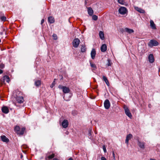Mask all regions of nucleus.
Segmentation results:
<instances>
[{
	"mask_svg": "<svg viewBox=\"0 0 160 160\" xmlns=\"http://www.w3.org/2000/svg\"><path fill=\"white\" fill-rule=\"evenodd\" d=\"M106 83V84L108 86H109V82L108 81V80H107V81H106V82H105Z\"/></svg>",
	"mask_w": 160,
	"mask_h": 160,
	"instance_id": "obj_40",
	"label": "nucleus"
},
{
	"mask_svg": "<svg viewBox=\"0 0 160 160\" xmlns=\"http://www.w3.org/2000/svg\"><path fill=\"white\" fill-rule=\"evenodd\" d=\"M5 81L8 83L9 82V77L7 76H4L1 80V82L2 84L5 83Z\"/></svg>",
	"mask_w": 160,
	"mask_h": 160,
	"instance_id": "obj_6",
	"label": "nucleus"
},
{
	"mask_svg": "<svg viewBox=\"0 0 160 160\" xmlns=\"http://www.w3.org/2000/svg\"><path fill=\"white\" fill-rule=\"evenodd\" d=\"M1 138L3 142H8L9 141V139L5 136H1Z\"/></svg>",
	"mask_w": 160,
	"mask_h": 160,
	"instance_id": "obj_16",
	"label": "nucleus"
},
{
	"mask_svg": "<svg viewBox=\"0 0 160 160\" xmlns=\"http://www.w3.org/2000/svg\"><path fill=\"white\" fill-rule=\"evenodd\" d=\"M65 86H63L62 85H59V86H58V88L60 89H63V88H64V87Z\"/></svg>",
	"mask_w": 160,
	"mask_h": 160,
	"instance_id": "obj_39",
	"label": "nucleus"
},
{
	"mask_svg": "<svg viewBox=\"0 0 160 160\" xmlns=\"http://www.w3.org/2000/svg\"><path fill=\"white\" fill-rule=\"evenodd\" d=\"M56 79H54V80L53 81V82H52V85H51V88H52L55 85V80H56Z\"/></svg>",
	"mask_w": 160,
	"mask_h": 160,
	"instance_id": "obj_33",
	"label": "nucleus"
},
{
	"mask_svg": "<svg viewBox=\"0 0 160 160\" xmlns=\"http://www.w3.org/2000/svg\"><path fill=\"white\" fill-rule=\"evenodd\" d=\"M0 19H1L2 21H5L6 20V18L5 17L3 16L0 18Z\"/></svg>",
	"mask_w": 160,
	"mask_h": 160,
	"instance_id": "obj_29",
	"label": "nucleus"
},
{
	"mask_svg": "<svg viewBox=\"0 0 160 160\" xmlns=\"http://www.w3.org/2000/svg\"><path fill=\"white\" fill-rule=\"evenodd\" d=\"M96 54V53L95 49H92L91 53V57L92 59H94V58Z\"/></svg>",
	"mask_w": 160,
	"mask_h": 160,
	"instance_id": "obj_15",
	"label": "nucleus"
},
{
	"mask_svg": "<svg viewBox=\"0 0 160 160\" xmlns=\"http://www.w3.org/2000/svg\"><path fill=\"white\" fill-rule=\"evenodd\" d=\"M88 0H85V4H86L87 3H88Z\"/></svg>",
	"mask_w": 160,
	"mask_h": 160,
	"instance_id": "obj_44",
	"label": "nucleus"
},
{
	"mask_svg": "<svg viewBox=\"0 0 160 160\" xmlns=\"http://www.w3.org/2000/svg\"><path fill=\"white\" fill-rule=\"evenodd\" d=\"M55 156V154L52 153L51 154H50L49 152H48L45 157V159L46 160H50V159L53 158Z\"/></svg>",
	"mask_w": 160,
	"mask_h": 160,
	"instance_id": "obj_7",
	"label": "nucleus"
},
{
	"mask_svg": "<svg viewBox=\"0 0 160 160\" xmlns=\"http://www.w3.org/2000/svg\"><path fill=\"white\" fill-rule=\"evenodd\" d=\"M4 67V65L3 64H0V68H3Z\"/></svg>",
	"mask_w": 160,
	"mask_h": 160,
	"instance_id": "obj_37",
	"label": "nucleus"
},
{
	"mask_svg": "<svg viewBox=\"0 0 160 160\" xmlns=\"http://www.w3.org/2000/svg\"><path fill=\"white\" fill-rule=\"evenodd\" d=\"M108 63H107V65L108 66H111L112 64V63L110 62V60L109 59L108 60Z\"/></svg>",
	"mask_w": 160,
	"mask_h": 160,
	"instance_id": "obj_34",
	"label": "nucleus"
},
{
	"mask_svg": "<svg viewBox=\"0 0 160 160\" xmlns=\"http://www.w3.org/2000/svg\"><path fill=\"white\" fill-rule=\"evenodd\" d=\"M102 52H105L107 49V47L105 44H102L100 48Z\"/></svg>",
	"mask_w": 160,
	"mask_h": 160,
	"instance_id": "obj_13",
	"label": "nucleus"
},
{
	"mask_svg": "<svg viewBox=\"0 0 160 160\" xmlns=\"http://www.w3.org/2000/svg\"><path fill=\"white\" fill-rule=\"evenodd\" d=\"M0 34H1V35L2 34V32H0Z\"/></svg>",
	"mask_w": 160,
	"mask_h": 160,
	"instance_id": "obj_49",
	"label": "nucleus"
},
{
	"mask_svg": "<svg viewBox=\"0 0 160 160\" xmlns=\"http://www.w3.org/2000/svg\"><path fill=\"white\" fill-rule=\"evenodd\" d=\"M148 59L149 62L150 63H152L154 62V59L152 54H150L148 56Z\"/></svg>",
	"mask_w": 160,
	"mask_h": 160,
	"instance_id": "obj_14",
	"label": "nucleus"
},
{
	"mask_svg": "<svg viewBox=\"0 0 160 160\" xmlns=\"http://www.w3.org/2000/svg\"><path fill=\"white\" fill-rule=\"evenodd\" d=\"M88 14L90 16H92L93 13V10L92 8L89 7L88 8Z\"/></svg>",
	"mask_w": 160,
	"mask_h": 160,
	"instance_id": "obj_19",
	"label": "nucleus"
},
{
	"mask_svg": "<svg viewBox=\"0 0 160 160\" xmlns=\"http://www.w3.org/2000/svg\"><path fill=\"white\" fill-rule=\"evenodd\" d=\"M125 30L126 32L129 33H131L134 32V30L133 29L127 28H125Z\"/></svg>",
	"mask_w": 160,
	"mask_h": 160,
	"instance_id": "obj_23",
	"label": "nucleus"
},
{
	"mask_svg": "<svg viewBox=\"0 0 160 160\" xmlns=\"http://www.w3.org/2000/svg\"><path fill=\"white\" fill-rule=\"evenodd\" d=\"M68 160H72V159L71 158H70Z\"/></svg>",
	"mask_w": 160,
	"mask_h": 160,
	"instance_id": "obj_48",
	"label": "nucleus"
},
{
	"mask_svg": "<svg viewBox=\"0 0 160 160\" xmlns=\"http://www.w3.org/2000/svg\"><path fill=\"white\" fill-rule=\"evenodd\" d=\"M48 21L51 23H52L54 22V18L51 16L49 17L48 18Z\"/></svg>",
	"mask_w": 160,
	"mask_h": 160,
	"instance_id": "obj_22",
	"label": "nucleus"
},
{
	"mask_svg": "<svg viewBox=\"0 0 160 160\" xmlns=\"http://www.w3.org/2000/svg\"><path fill=\"white\" fill-rule=\"evenodd\" d=\"M112 156H113V159L114 160H115L116 158H115V153H114V152H112Z\"/></svg>",
	"mask_w": 160,
	"mask_h": 160,
	"instance_id": "obj_36",
	"label": "nucleus"
},
{
	"mask_svg": "<svg viewBox=\"0 0 160 160\" xmlns=\"http://www.w3.org/2000/svg\"><path fill=\"white\" fill-rule=\"evenodd\" d=\"M158 44V42L156 40L153 39L151 40L148 42V45L149 47H152L153 46H157Z\"/></svg>",
	"mask_w": 160,
	"mask_h": 160,
	"instance_id": "obj_1",
	"label": "nucleus"
},
{
	"mask_svg": "<svg viewBox=\"0 0 160 160\" xmlns=\"http://www.w3.org/2000/svg\"><path fill=\"white\" fill-rule=\"evenodd\" d=\"M80 42V41L78 38H75L72 42L73 46L75 48H77Z\"/></svg>",
	"mask_w": 160,
	"mask_h": 160,
	"instance_id": "obj_3",
	"label": "nucleus"
},
{
	"mask_svg": "<svg viewBox=\"0 0 160 160\" xmlns=\"http://www.w3.org/2000/svg\"><path fill=\"white\" fill-rule=\"evenodd\" d=\"M25 130V128H22L21 130L19 132H18V134L20 135H22L24 133Z\"/></svg>",
	"mask_w": 160,
	"mask_h": 160,
	"instance_id": "obj_26",
	"label": "nucleus"
},
{
	"mask_svg": "<svg viewBox=\"0 0 160 160\" xmlns=\"http://www.w3.org/2000/svg\"><path fill=\"white\" fill-rule=\"evenodd\" d=\"M91 130L90 129L89 130V135L90 136H91Z\"/></svg>",
	"mask_w": 160,
	"mask_h": 160,
	"instance_id": "obj_42",
	"label": "nucleus"
},
{
	"mask_svg": "<svg viewBox=\"0 0 160 160\" xmlns=\"http://www.w3.org/2000/svg\"><path fill=\"white\" fill-rule=\"evenodd\" d=\"M3 72V71L2 70L0 69V74H1Z\"/></svg>",
	"mask_w": 160,
	"mask_h": 160,
	"instance_id": "obj_45",
	"label": "nucleus"
},
{
	"mask_svg": "<svg viewBox=\"0 0 160 160\" xmlns=\"http://www.w3.org/2000/svg\"><path fill=\"white\" fill-rule=\"evenodd\" d=\"M102 78H103V80L105 82H106V81H107V80H108L107 78L105 76H103Z\"/></svg>",
	"mask_w": 160,
	"mask_h": 160,
	"instance_id": "obj_35",
	"label": "nucleus"
},
{
	"mask_svg": "<svg viewBox=\"0 0 160 160\" xmlns=\"http://www.w3.org/2000/svg\"><path fill=\"white\" fill-rule=\"evenodd\" d=\"M99 36L100 38L102 39L103 40L104 39V34L103 32L102 31H100L99 32Z\"/></svg>",
	"mask_w": 160,
	"mask_h": 160,
	"instance_id": "obj_21",
	"label": "nucleus"
},
{
	"mask_svg": "<svg viewBox=\"0 0 160 160\" xmlns=\"http://www.w3.org/2000/svg\"><path fill=\"white\" fill-rule=\"evenodd\" d=\"M69 100H66V101H68Z\"/></svg>",
	"mask_w": 160,
	"mask_h": 160,
	"instance_id": "obj_51",
	"label": "nucleus"
},
{
	"mask_svg": "<svg viewBox=\"0 0 160 160\" xmlns=\"http://www.w3.org/2000/svg\"><path fill=\"white\" fill-rule=\"evenodd\" d=\"M92 18L94 20H96L98 19V17L96 15H94L92 17Z\"/></svg>",
	"mask_w": 160,
	"mask_h": 160,
	"instance_id": "obj_30",
	"label": "nucleus"
},
{
	"mask_svg": "<svg viewBox=\"0 0 160 160\" xmlns=\"http://www.w3.org/2000/svg\"><path fill=\"white\" fill-rule=\"evenodd\" d=\"M68 121L67 120H64L62 122V125L64 128H66L68 127Z\"/></svg>",
	"mask_w": 160,
	"mask_h": 160,
	"instance_id": "obj_10",
	"label": "nucleus"
},
{
	"mask_svg": "<svg viewBox=\"0 0 160 160\" xmlns=\"http://www.w3.org/2000/svg\"><path fill=\"white\" fill-rule=\"evenodd\" d=\"M150 26L153 29H155L156 28L155 24L154 23V22L152 20H151L150 21Z\"/></svg>",
	"mask_w": 160,
	"mask_h": 160,
	"instance_id": "obj_20",
	"label": "nucleus"
},
{
	"mask_svg": "<svg viewBox=\"0 0 160 160\" xmlns=\"http://www.w3.org/2000/svg\"><path fill=\"white\" fill-rule=\"evenodd\" d=\"M20 128L18 126H16L14 128V130L17 132V133L18 134V132H19Z\"/></svg>",
	"mask_w": 160,
	"mask_h": 160,
	"instance_id": "obj_28",
	"label": "nucleus"
},
{
	"mask_svg": "<svg viewBox=\"0 0 160 160\" xmlns=\"http://www.w3.org/2000/svg\"><path fill=\"white\" fill-rule=\"evenodd\" d=\"M35 84L37 87H38L41 84V81L40 80H36L35 81Z\"/></svg>",
	"mask_w": 160,
	"mask_h": 160,
	"instance_id": "obj_24",
	"label": "nucleus"
},
{
	"mask_svg": "<svg viewBox=\"0 0 160 160\" xmlns=\"http://www.w3.org/2000/svg\"><path fill=\"white\" fill-rule=\"evenodd\" d=\"M118 2L121 4H123L124 3V1L123 0H118Z\"/></svg>",
	"mask_w": 160,
	"mask_h": 160,
	"instance_id": "obj_31",
	"label": "nucleus"
},
{
	"mask_svg": "<svg viewBox=\"0 0 160 160\" xmlns=\"http://www.w3.org/2000/svg\"><path fill=\"white\" fill-rule=\"evenodd\" d=\"M110 104L108 99L105 100L104 102V106L106 109H108L110 107Z\"/></svg>",
	"mask_w": 160,
	"mask_h": 160,
	"instance_id": "obj_9",
	"label": "nucleus"
},
{
	"mask_svg": "<svg viewBox=\"0 0 160 160\" xmlns=\"http://www.w3.org/2000/svg\"><path fill=\"white\" fill-rule=\"evenodd\" d=\"M14 97L16 98L17 101L18 103H22L23 102V98L22 96H18L17 95L14 94Z\"/></svg>",
	"mask_w": 160,
	"mask_h": 160,
	"instance_id": "obj_2",
	"label": "nucleus"
},
{
	"mask_svg": "<svg viewBox=\"0 0 160 160\" xmlns=\"http://www.w3.org/2000/svg\"><path fill=\"white\" fill-rule=\"evenodd\" d=\"M90 66H91V67L93 68V69L92 70H96V69H97V68H96V66L94 64L91 62H90Z\"/></svg>",
	"mask_w": 160,
	"mask_h": 160,
	"instance_id": "obj_25",
	"label": "nucleus"
},
{
	"mask_svg": "<svg viewBox=\"0 0 160 160\" xmlns=\"http://www.w3.org/2000/svg\"><path fill=\"white\" fill-rule=\"evenodd\" d=\"M53 160H58V159L57 158H53Z\"/></svg>",
	"mask_w": 160,
	"mask_h": 160,
	"instance_id": "obj_46",
	"label": "nucleus"
},
{
	"mask_svg": "<svg viewBox=\"0 0 160 160\" xmlns=\"http://www.w3.org/2000/svg\"><path fill=\"white\" fill-rule=\"evenodd\" d=\"M159 72H160V68L159 69Z\"/></svg>",
	"mask_w": 160,
	"mask_h": 160,
	"instance_id": "obj_50",
	"label": "nucleus"
},
{
	"mask_svg": "<svg viewBox=\"0 0 160 160\" xmlns=\"http://www.w3.org/2000/svg\"><path fill=\"white\" fill-rule=\"evenodd\" d=\"M103 151L104 152H106V148L105 147V146H103Z\"/></svg>",
	"mask_w": 160,
	"mask_h": 160,
	"instance_id": "obj_38",
	"label": "nucleus"
},
{
	"mask_svg": "<svg viewBox=\"0 0 160 160\" xmlns=\"http://www.w3.org/2000/svg\"><path fill=\"white\" fill-rule=\"evenodd\" d=\"M123 108L124 109L125 113L126 115L129 117L131 118L132 117V115L129 111V109H128L127 107L125 105L124 106Z\"/></svg>",
	"mask_w": 160,
	"mask_h": 160,
	"instance_id": "obj_4",
	"label": "nucleus"
},
{
	"mask_svg": "<svg viewBox=\"0 0 160 160\" xmlns=\"http://www.w3.org/2000/svg\"><path fill=\"white\" fill-rule=\"evenodd\" d=\"M53 39L54 40H57V35L56 34H53L52 35Z\"/></svg>",
	"mask_w": 160,
	"mask_h": 160,
	"instance_id": "obj_32",
	"label": "nucleus"
},
{
	"mask_svg": "<svg viewBox=\"0 0 160 160\" xmlns=\"http://www.w3.org/2000/svg\"><path fill=\"white\" fill-rule=\"evenodd\" d=\"M150 160H156V159H152V158H150Z\"/></svg>",
	"mask_w": 160,
	"mask_h": 160,
	"instance_id": "obj_47",
	"label": "nucleus"
},
{
	"mask_svg": "<svg viewBox=\"0 0 160 160\" xmlns=\"http://www.w3.org/2000/svg\"><path fill=\"white\" fill-rule=\"evenodd\" d=\"M138 145L141 148L144 149L145 148V143L138 140Z\"/></svg>",
	"mask_w": 160,
	"mask_h": 160,
	"instance_id": "obj_8",
	"label": "nucleus"
},
{
	"mask_svg": "<svg viewBox=\"0 0 160 160\" xmlns=\"http://www.w3.org/2000/svg\"><path fill=\"white\" fill-rule=\"evenodd\" d=\"M132 137V135L131 134H129L127 136L125 140V143L128 144V141Z\"/></svg>",
	"mask_w": 160,
	"mask_h": 160,
	"instance_id": "obj_12",
	"label": "nucleus"
},
{
	"mask_svg": "<svg viewBox=\"0 0 160 160\" xmlns=\"http://www.w3.org/2000/svg\"><path fill=\"white\" fill-rule=\"evenodd\" d=\"M134 8L136 11L140 13H144L145 12L144 10L138 7L135 6L134 7Z\"/></svg>",
	"mask_w": 160,
	"mask_h": 160,
	"instance_id": "obj_11",
	"label": "nucleus"
},
{
	"mask_svg": "<svg viewBox=\"0 0 160 160\" xmlns=\"http://www.w3.org/2000/svg\"><path fill=\"white\" fill-rule=\"evenodd\" d=\"M44 22V20L42 19L41 20V24H42Z\"/></svg>",
	"mask_w": 160,
	"mask_h": 160,
	"instance_id": "obj_43",
	"label": "nucleus"
},
{
	"mask_svg": "<svg viewBox=\"0 0 160 160\" xmlns=\"http://www.w3.org/2000/svg\"><path fill=\"white\" fill-rule=\"evenodd\" d=\"M62 91L64 93H68L69 92L70 90L68 88L65 86L63 88Z\"/></svg>",
	"mask_w": 160,
	"mask_h": 160,
	"instance_id": "obj_18",
	"label": "nucleus"
},
{
	"mask_svg": "<svg viewBox=\"0 0 160 160\" xmlns=\"http://www.w3.org/2000/svg\"><path fill=\"white\" fill-rule=\"evenodd\" d=\"M118 12L120 14L123 15L126 13L127 9L125 7H121L119 9Z\"/></svg>",
	"mask_w": 160,
	"mask_h": 160,
	"instance_id": "obj_5",
	"label": "nucleus"
},
{
	"mask_svg": "<svg viewBox=\"0 0 160 160\" xmlns=\"http://www.w3.org/2000/svg\"><path fill=\"white\" fill-rule=\"evenodd\" d=\"M2 112L5 113H7L9 112V110L8 108L6 106L3 107L2 108Z\"/></svg>",
	"mask_w": 160,
	"mask_h": 160,
	"instance_id": "obj_17",
	"label": "nucleus"
},
{
	"mask_svg": "<svg viewBox=\"0 0 160 160\" xmlns=\"http://www.w3.org/2000/svg\"><path fill=\"white\" fill-rule=\"evenodd\" d=\"M101 160H107V159L104 157H102L101 158Z\"/></svg>",
	"mask_w": 160,
	"mask_h": 160,
	"instance_id": "obj_41",
	"label": "nucleus"
},
{
	"mask_svg": "<svg viewBox=\"0 0 160 160\" xmlns=\"http://www.w3.org/2000/svg\"><path fill=\"white\" fill-rule=\"evenodd\" d=\"M86 48L84 45H82L81 48V52H84L86 51Z\"/></svg>",
	"mask_w": 160,
	"mask_h": 160,
	"instance_id": "obj_27",
	"label": "nucleus"
}]
</instances>
